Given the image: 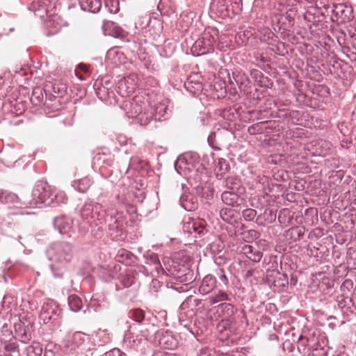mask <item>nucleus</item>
Listing matches in <instances>:
<instances>
[{"label": "nucleus", "mask_w": 356, "mask_h": 356, "mask_svg": "<svg viewBox=\"0 0 356 356\" xmlns=\"http://www.w3.org/2000/svg\"><path fill=\"white\" fill-rule=\"evenodd\" d=\"M234 212L232 209L223 208L220 211V215L224 221L230 222L234 216Z\"/></svg>", "instance_id": "25"}, {"label": "nucleus", "mask_w": 356, "mask_h": 356, "mask_svg": "<svg viewBox=\"0 0 356 356\" xmlns=\"http://www.w3.org/2000/svg\"><path fill=\"white\" fill-rule=\"evenodd\" d=\"M216 280L213 276H205L199 289L200 293L207 294L211 292L216 286Z\"/></svg>", "instance_id": "14"}, {"label": "nucleus", "mask_w": 356, "mask_h": 356, "mask_svg": "<svg viewBox=\"0 0 356 356\" xmlns=\"http://www.w3.org/2000/svg\"><path fill=\"white\" fill-rule=\"evenodd\" d=\"M333 17L339 22H346L350 19V9L344 4L339 3L333 6L332 10Z\"/></svg>", "instance_id": "9"}, {"label": "nucleus", "mask_w": 356, "mask_h": 356, "mask_svg": "<svg viewBox=\"0 0 356 356\" xmlns=\"http://www.w3.org/2000/svg\"><path fill=\"white\" fill-rule=\"evenodd\" d=\"M129 316L136 322L140 323L145 318V314L140 309H134L129 312Z\"/></svg>", "instance_id": "24"}, {"label": "nucleus", "mask_w": 356, "mask_h": 356, "mask_svg": "<svg viewBox=\"0 0 356 356\" xmlns=\"http://www.w3.org/2000/svg\"><path fill=\"white\" fill-rule=\"evenodd\" d=\"M316 146L317 148L316 153L323 156L327 155L332 149V144L324 140H318Z\"/></svg>", "instance_id": "16"}, {"label": "nucleus", "mask_w": 356, "mask_h": 356, "mask_svg": "<svg viewBox=\"0 0 356 356\" xmlns=\"http://www.w3.org/2000/svg\"><path fill=\"white\" fill-rule=\"evenodd\" d=\"M304 17L306 20L311 22L312 21L314 17H313V15L312 13V11L310 10H308L304 15Z\"/></svg>", "instance_id": "31"}, {"label": "nucleus", "mask_w": 356, "mask_h": 356, "mask_svg": "<svg viewBox=\"0 0 356 356\" xmlns=\"http://www.w3.org/2000/svg\"><path fill=\"white\" fill-rule=\"evenodd\" d=\"M81 336H82L81 333H80V332H76V333H75V334H74V337H74V339L75 340V339H78V338H79V339H80V338L81 337Z\"/></svg>", "instance_id": "34"}, {"label": "nucleus", "mask_w": 356, "mask_h": 356, "mask_svg": "<svg viewBox=\"0 0 356 356\" xmlns=\"http://www.w3.org/2000/svg\"><path fill=\"white\" fill-rule=\"evenodd\" d=\"M299 0H279L276 8L281 14L285 13L286 18L293 19L298 11Z\"/></svg>", "instance_id": "5"}, {"label": "nucleus", "mask_w": 356, "mask_h": 356, "mask_svg": "<svg viewBox=\"0 0 356 356\" xmlns=\"http://www.w3.org/2000/svg\"><path fill=\"white\" fill-rule=\"evenodd\" d=\"M331 0H317L316 6L320 8L327 10L330 8Z\"/></svg>", "instance_id": "28"}, {"label": "nucleus", "mask_w": 356, "mask_h": 356, "mask_svg": "<svg viewBox=\"0 0 356 356\" xmlns=\"http://www.w3.org/2000/svg\"><path fill=\"white\" fill-rule=\"evenodd\" d=\"M208 300L211 305H213L219 302L228 300L229 296L227 293L219 291L218 293L210 296Z\"/></svg>", "instance_id": "21"}, {"label": "nucleus", "mask_w": 356, "mask_h": 356, "mask_svg": "<svg viewBox=\"0 0 356 356\" xmlns=\"http://www.w3.org/2000/svg\"><path fill=\"white\" fill-rule=\"evenodd\" d=\"M147 107V102L143 96H135L132 102L130 103L129 113L131 118H135L139 115L145 110Z\"/></svg>", "instance_id": "8"}, {"label": "nucleus", "mask_w": 356, "mask_h": 356, "mask_svg": "<svg viewBox=\"0 0 356 356\" xmlns=\"http://www.w3.org/2000/svg\"><path fill=\"white\" fill-rule=\"evenodd\" d=\"M92 214V208L90 206H85L81 211V216L85 219H88Z\"/></svg>", "instance_id": "29"}, {"label": "nucleus", "mask_w": 356, "mask_h": 356, "mask_svg": "<svg viewBox=\"0 0 356 356\" xmlns=\"http://www.w3.org/2000/svg\"><path fill=\"white\" fill-rule=\"evenodd\" d=\"M50 187L44 182L38 183L32 191V196L35 202L33 204L44 203L51 197Z\"/></svg>", "instance_id": "6"}, {"label": "nucleus", "mask_w": 356, "mask_h": 356, "mask_svg": "<svg viewBox=\"0 0 356 356\" xmlns=\"http://www.w3.org/2000/svg\"><path fill=\"white\" fill-rule=\"evenodd\" d=\"M257 215V211L252 209H246L243 211V217L245 220H252Z\"/></svg>", "instance_id": "27"}, {"label": "nucleus", "mask_w": 356, "mask_h": 356, "mask_svg": "<svg viewBox=\"0 0 356 356\" xmlns=\"http://www.w3.org/2000/svg\"><path fill=\"white\" fill-rule=\"evenodd\" d=\"M206 222L203 219H197L196 220H192L185 222L184 229L186 232L190 234H197L200 236L204 235L207 232Z\"/></svg>", "instance_id": "7"}, {"label": "nucleus", "mask_w": 356, "mask_h": 356, "mask_svg": "<svg viewBox=\"0 0 356 356\" xmlns=\"http://www.w3.org/2000/svg\"><path fill=\"white\" fill-rule=\"evenodd\" d=\"M69 305L74 312L79 311L82 307L81 299L76 295H71L69 297Z\"/></svg>", "instance_id": "19"}, {"label": "nucleus", "mask_w": 356, "mask_h": 356, "mask_svg": "<svg viewBox=\"0 0 356 356\" xmlns=\"http://www.w3.org/2000/svg\"><path fill=\"white\" fill-rule=\"evenodd\" d=\"M252 275V272L251 270H248L246 273L247 277H250Z\"/></svg>", "instance_id": "36"}, {"label": "nucleus", "mask_w": 356, "mask_h": 356, "mask_svg": "<svg viewBox=\"0 0 356 356\" xmlns=\"http://www.w3.org/2000/svg\"><path fill=\"white\" fill-rule=\"evenodd\" d=\"M107 56L108 58L113 60L115 64L118 63V60L116 58H118L120 60L121 58H124L123 53L120 52L116 49H110L108 51Z\"/></svg>", "instance_id": "26"}, {"label": "nucleus", "mask_w": 356, "mask_h": 356, "mask_svg": "<svg viewBox=\"0 0 356 356\" xmlns=\"http://www.w3.org/2000/svg\"><path fill=\"white\" fill-rule=\"evenodd\" d=\"M138 86V76L132 74L124 78L118 83L119 93L122 96H129L133 94Z\"/></svg>", "instance_id": "4"}, {"label": "nucleus", "mask_w": 356, "mask_h": 356, "mask_svg": "<svg viewBox=\"0 0 356 356\" xmlns=\"http://www.w3.org/2000/svg\"><path fill=\"white\" fill-rule=\"evenodd\" d=\"M54 91L56 92V86H54Z\"/></svg>", "instance_id": "39"}, {"label": "nucleus", "mask_w": 356, "mask_h": 356, "mask_svg": "<svg viewBox=\"0 0 356 356\" xmlns=\"http://www.w3.org/2000/svg\"><path fill=\"white\" fill-rule=\"evenodd\" d=\"M241 251L243 254L254 262H259L262 257V253L250 245H245Z\"/></svg>", "instance_id": "11"}, {"label": "nucleus", "mask_w": 356, "mask_h": 356, "mask_svg": "<svg viewBox=\"0 0 356 356\" xmlns=\"http://www.w3.org/2000/svg\"><path fill=\"white\" fill-rule=\"evenodd\" d=\"M55 226L62 234H70L72 232V220L65 217H58L54 222Z\"/></svg>", "instance_id": "10"}, {"label": "nucleus", "mask_w": 356, "mask_h": 356, "mask_svg": "<svg viewBox=\"0 0 356 356\" xmlns=\"http://www.w3.org/2000/svg\"><path fill=\"white\" fill-rule=\"evenodd\" d=\"M80 5L84 10L97 13L102 7V1L101 0H80Z\"/></svg>", "instance_id": "12"}, {"label": "nucleus", "mask_w": 356, "mask_h": 356, "mask_svg": "<svg viewBox=\"0 0 356 356\" xmlns=\"http://www.w3.org/2000/svg\"><path fill=\"white\" fill-rule=\"evenodd\" d=\"M160 343L167 349H173L177 346V341L176 340L168 334L164 335L161 339H160Z\"/></svg>", "instance_id": "22"}, {"label": "nucleus", "mask_w": 356, "mask_h": 356, "mask_svg": "<svg viewBox=\"0 0 356 356\" xmlns=\"http://www.w3.org/2000/svg\"><path fill=\"white\" fill-rule=\"evenodd\" d=\"M75 74L76 76L80 79V80H85V77L83 76V74L81 73L80 71L78 70H75Z\"/></svg>", "instance_id": "33"}, {"label": "nucleus", "mask_w": 356, "mask_h": 356, "mask_svg": "<svg viewBox=\"0 0 356 356\" xmlns=\"http://www.w3.org/2000/svg\"><path fill=\"white\" fill-rule=\"evenodd\" d=\"M259 32L258 36L260 38V40L264 42H268L274 35L270 29L267 27L261 28Z\"/></svg>", "instance_id": "23"}, {"label": "nucleus", "mask_w": 356, "mask_h": 356, "mask_svg": "<svg viewBox=\"0 0 356 356\" xmlns=\"http://www.w3.org/2000/svg\"><path fill=\"white\" fill-rule=\"evenodd\" d=\"M42 348L39 343H33L26 348L27 356H41Z\"/></svg>", "instance_id": "20"}, {"label": "nucleus", "mask_w": 356, "mask_h": 356, "mask_svg": "<svg viewBox=\"0 0 356 356\" xmlns=\"http://www.w3.org/2000/svg\"><path fill=\"white\" fill-rule=\"evenodd\" d=\"M92 184V180L88 177L82 178L74 182V186L81 193L86 192Z\"/></svg>", "instance_id": "18"}, {"label": "nucleus", "mask_w": 356, "mask_h": 356, "mask_svg": "<svg viewBox=\"0 0 356 356\" xmlns=\"http://www.w3.org/2000/svg\"><path fill=\"white\" fill-rule=\"evenodd\" d=\"M213 42L214 39L213 38L212 40H211L209 38H208L207 34L205 33L202 40H198L195 42V46L200 47L204 45L200 54H204L213 49Z\"/></svg>", "instance_id": "15"}, {"label": "nucleus", "mask_w": 356, "mask_h": 356, "mask_svg": "<svg viewBox=\"0 0 356 356\" xmlns=\"http://www.w3.org/2000/svg\"><path fill=\"white\" fill-rule=\"evenodd\" d=\"M237 179L234 177H228L226 179V186L229 190L224 191L221 195L222 201L232 207L238 206L243 202L236 192L238 183Z\"/></svg>", "instance_id": "2"}, {"label": "nucleus", "mask_w": 356, "mask_h": 356, "mask_svg": "<svg viewBox=\"0 0 356 356\" xmlns=\"http://www.w3.org/2000/svg\"><path fill=\"white\" fill-rule=\"evenodd\" d=\"M62 90L65 91V89H66V87L65 85H62V88H61Z\"/></svg>", "instance_id": "37"}, {"label": "nucleus", "mask_w": 356, "mask_h": 356, "mask_svg": "<svg viewBox=\"0 0 356 356\" xmlns=\"http://www.w3.org/2000/svg\"><path fill=\"white\" fill-rule=\"evenodd\" d=\"M113 32L115 34L116 37H124L125 35L124 31L119 26L114 27Z\"/></svg>", "instance_id": "30"}, {"label": "nucleus", "mask_w": 356, "mask_h": 356, "mask_svg": "<svg viewBox=\"0 0 356 356\" xmlns=\"http://www.w3.org/2000/svg\"><path fill=\"white\" fill-rule=\"evenodd\" d=\"M8 197H10L12 200L14 201V199H17V197L15 194H9Z\"/></svg>", "instance_id": "35"}, {"label": "nucleus", "mask_w": 356, "mask_h": 356, "mask_svg": "<svg viewBox=\"0 0 356 356\" xmlns=\"http://www.w3.org/2000/svg\"><path fill=\"white\" fill-rule=\"evenodd\" d=\"M299 343L305 346V351L308 356H327V347L323 338L313 334L310 337L300 338Z\"/></svg>", "instance_id": "1"}, {"label": "nucleus", "mask_w": 356, "mask_h": 356, "mask_svg": "<svg viewBox=\"0 0 356 356\" xmlns=\"http://www.w3.org/2000/svg\"><path fill=\"white\" fill-rule=\"evenodd\" d=\"M77 70L79 71L83 72L84 73H87L88 72V66L86 65H85V64H83V63H81V64L79 65Z\"/></svg>", "instance_id": "32"}, {"label": "nucleus", "mask_w": 356, "mask_h": 356, "mask_svg": "<svg viewBox=\"0 0 356 356\" xmlns=\"http://www.w3.org/2000/svg\"><path fill=\"white\" fill-rule=\"evenodd\" d=\"M229 170V165L227 161L224 159H218L217 161V163L216 165L215 171L216 172V175H224L226 174Z\"/></svg>", "instance_id": "17"}, {"label": "nucleus", "mask_w": 356, "mask_h": 356, "mask_svg": "<svg viewBox=\"0 0 356 356\" xmlns=\"http://www.w3.org/2000/svg\"><path fill=\"white\" fill-rule=\"evenodd\" d=\"M48 254L51 260L58 262H64L70 260V247L65 244H57L48 250Z\"/></svg>", "instance_id": "3"}, {"label": "nucleus", "mask_w": 356, "mask_h": 356, "mask_svg": "<svg viewBox=\"0 0 356 356\" xmlns=\"http://www.w3.org/2000/svg\"><path fill=\"white\" fill-rule=\"evenodd\" d=\"M56 315L55 309L50 304H46L42 306V311L40 314V318L44 323H47L54 318Z\"/></svg>", "instance_id": "13"}, {"label": "nucleus", "mask_w": 356, "mask_h": 356, "mask_svg": "<svg viewBox=\"0 0 356 356\" xmlns=\"http://www.w3.org/2000/svg\"><path fill=\"white\" fill-rule=\"evenodd\" d=\"M278 220L280 222H282V216H281V214L279 215V217H278Z\"/></svg>", "instance_id": "38"}]
</instances>
